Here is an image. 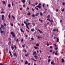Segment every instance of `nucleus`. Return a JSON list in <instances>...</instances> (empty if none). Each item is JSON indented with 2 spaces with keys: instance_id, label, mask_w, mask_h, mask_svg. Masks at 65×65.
<instances>
[{
  "instance_id": "6e6552de",
  "label": "nucleus",
  "mask_w": 65,
  "mask_h": 65,
  "mask_svg": "<svg viewBox=\"0 0 65 65\" xmlns=\"http://www.w3.org/2000/svg\"><path fill=\"white\" fill-rule=\"evenodd\" d=\"M9 53L10 54V56H11V57H12V54H11V52L10 51H9Z\"/></svg>"
},
{
  "instance_id": "f3484780",
  "label": "nucleus",
  "mask_w": 65,
  "mask_h": 65,
  "mask_svg": "<svg viewBox=\"0 0 65 65\" xmlns=\"http://www.w3.org/2000/svg\"><path fill=\"white\" fill-rule=\"evenodd\" d=\"M38 31H39V32H40V33H43V32H42V31H40V30H39V29L38 30Z\"/></svg>"
},
{
  "instance_id": "9b49d317",
  "label": "nucleus",
  "mask_w": 65,
  "mask_h": 65,
  "mask_svg": "<svg viewBox=\"0 0 65 65\" xmlns=\"http://www.w3.org/2000/svg\"><path fill=\"white\" fill-rule=\"evenodd\" d=\"M2 2L4 4H6V2L5 1H2Z\"/></svg>"
},
{
  "instance_id": "ddd939ff",
  "label": "nucleus",
  "mask_w": 65,
  "mask_h": 65,
  "mask_svg": "<svg viewBox=\"0 0 65 65\" xmlns=\"http://www.w3.org/2000/svg\"><path fill=\"white\" fill-rule=\"evenodd\" d=\"M4 26V27H6V26H7V25H6V23H4L3 24Z\"/></svg>"
},
{
  "instance_id": "ea45409f",
  "label": "nucleus",
  "mask_w": 65,
  "mask_h": 65,
  "mask_svg": "<svg viewBox=\"0 0 65 65\" xmlns=\"http://www.w3.org/2000/svg\"><path fill=\"white\" fill-rule=\"evenodd\" d=\"M62 11H64V8H63V9H62L61 10Z\"/></svg>"
},
{
  "instance_id": "4be33fe9",
  "label": "nucleus",
  "mask_w": 65,
  "mask_h": 65,
  "mask_svg": "<svg viewBox=\"0 0 65 65\" xmlns=\"http://www.w3.org/2000/svg\"><path fill=\"white\" fill-rule=\"evenodd\" d=\"M22 1L23 3H25V0H22Z\"/></svg>"
},
{
  "instance_id": "473e14b6",
  "label": "nucleus",
  "mask_w": 65,
  "mask_h": 65,
  "mask_svg": "<svg viewBox=\"0 0 65 65\" xmlns=\"http://www.w3.org/2000/svg\"><path fill=\"white\" fill-rule=\"evenodd\" d=\"M50 15H48V16L47 17V18H50Z\"/></svg>"
},
{
  "instance_id": "e433bc0d",
  "label": "nucleus",
  "mask_w": 65,
  "mask_h": 65,
  "mask_svg": "<svg viewBox=\"0 0 65 65\" xmlns=\"http://www.w3.org/2000/svg\"><path fill=\"white\" fill-rule=\"evenodd\" d=\"M44 5H45V4L43 3V4L42 5L43 7H44Z\"/></svg>"
},
{
  "instance_id": "6e6d98bb",
  "label": "nucleus",
  "mask_w": 65,
  "mask_h": 65,
  "mask_svg": "<svg viewBox=\"0 0 65 65\" xmlns=\"http://www.w3.org/2000/svg\"><path fill=\"white\" fill-rule=\"evenodd\" d=\"M50 22H53V20H50Z\"/></svg>"
},
{
  "instance_id": "4468645a",
  "label": "nucleus",
  "mask_w": 65,
  "mask_h": 65,
  "mask_svg": "<svg viewBox=\"0 0 65 65\" xmlns=\"http://www.w3.org/2000/svg\"><path fill=\"white\" fill-rule=\"evenodd\" d=\"M46 42H47L46 44L47 46H49V44H48V41H47Z\"/></svg>"
},
{
  "instance_id": "a211bd4d",
  "label": "nucleus",
  "mask_w": 65,
  "mask_h": 65,
  "mask_svg": "<svg viewBox=\"0 0 65 65\" xmlns=\"http://www.w3.org/2000/svg\"><path fill=\"white\" fill-rule=\"evenodd\" d=\"M14 33L12 31L10 33V34L11 35H13Z\"/></svg>"
},
{
  "instance_id": "864d4df0",
  "label": "nucleus",
  "mask_w": 65,
  "mask_h": 65,
  "mask_svg": "<svg viewBox=\"0 0 65 65\" xmlns=\"http://www.w3.org/2000/svg\"><path fill=\"white\" fill-rule=\"evenodd\" d=\"M55 50H58V48H57V47L56 48H55Z\"/></svg>"
},
{
  "instance_id": "c03bdc74",
  "label": "nucleus",
  "mask_w": 65,
  "mask_h": 65,
  "mask_svg": "<svg viewBox=\"0 0 65 65\" xmlns=\"http://www.w3.org/2000/svg\"><path fill=\"white\" fill-rule=\"evenodd\" d=\"M32 25L33 26H35V24L32 23Z\"/></svg>"
},
{
  "instance_id": "c756f323",
  "label": "nucleus",
  "mask_w": 65,
  "mask_h": 65,
  "mask_svg": "<svg viewBox=\"0 0 65 65\" xmlns=\"http://www.w3.org/2000/svg\"><path fill=\"white\" fill-rule=\"evenodd\" d=\"M34 30V28L31 29V31H33Z\"/></svg>"
},
{
  "instance_id": "a18cd8bd",
  "label": "nucleus",
  "mask_w": 65,
  "mask_h": 65,
  "mask_svg": "<svg viewBox=\"0 0 65 65\" xmlns=\"http://www.w3.org/2000/svg\"><path fill=\"white\" fill-rule=\"evenodd\" d=\"M8 40H11V38H8Z\"/></svg>"
},
{
  "instance_id": "774afa93",
  "label": "nucleus",
  "mask_w": 65,
  "mask_h": 65,
  "mask_svg": "<svg viewBox=\"0 0 65 65\" xmlns=\"http://www.w3.org/2000/svg\"><path fill=\"white\" fill-rule=\"evenodd\" d=\"M30 63H29L28 64V65H30Z\"/></svg>"
},
{
  "instance_id": "b1692460",
  "label": "nucleus",
  "mask_w": 65,
  "mask_h": 65,
  "mask_svg": "<svg viewBox=\"0 0 65 65\" xmlns=\"http://www.w3.org/2000/svg\"><path fill=\"white\" fill-rule=\"evenodd\" d=\"M12 17L13 19H15V17L13 15L12 16Z\"/></svg>"
},
{
  "instance_id": "13d9d810",
  "label": "nucleus",
  "mask_w": 65,
  "mask_h": 65,
  "mask_svg": "<svg viewBox=\"0 0 65 65\" xmlns=\"http://www.w3.org/2000/svg\"><path fill=\"white\" fill-rule=\"evenodd\" d=\"M62 5H65V3H62Z\"/></svg>"
},
{
  "instance_id": "6ab92c4d",
  "label": "nucleus",
  "mask_w": 65,
  "mask_h": 65,
  "mask_svg": "<svg viewBox=\"0 0 65 65\" xmlns=\"http://www.w3.org/2000/svg\"><path fill=\"white\" fill-rule=\"evenodd\" d=\"M51 59H49L48 60V62H51Z\"/></svg>"
},
{
  "instance_id": "58836bf2",
  "label": "nucleus",
  "mask_w": 65,
  "mask_h": 65,
  "mask_svg": "<svg viewBox=\"0 0 65 65\" xmlns=\"http://www.w3.org/2000/svg\"><path fill=\"white\" fill-rule=\"evenodd\" d=\"M31 59L32 60H34V61H35V62H36V60L35 59H34L33 58H32Z\"/></svg>"
},
{
  "instance_id": "20e7f679",
  "label": "nucleus",
  "mask_w": 65,
  "mask_h": 65,
  "mask_svg": "<svg viewBox=\"0 0 65 65\" xmlns=\"http://www.w3.org/2000/svg\"><path fill=\"white\" fill-rule=\"evenodd\" d=\"M4 15H2V19L3 20V21H4Z\"/></svg>"
},
{
  "instance_id": "f03ea898",
  "label": "nucleus",
  "mask_w": 65,
  "mask_h": 65,
  "mask_svg": "<svg viewBox=\"0 0 65 65\" xmlns=\"http://www.w3.org/2000/svg\"><path fill=\"white\" fill-rule=\"evenodd\" d=\"M41 3H39L38 5L36 6V7H38L39 8H41Z\"/></svg>"
},
{
  "instance_id": "09e8293b",
  "label": "nucleus",
  "mask_w": 65,
  "mask_h": 65,
  "mask_svg": "<svg viewBox=\"0 0 65 65\" xmlns=\"http://www.w3.org/2000/svg\"><path fill=\"white\" fill-rule=\"evenodd\" d=\"M18 41H19V39H17L16 40V41L17 42H18Z\"/></svg>"
},
{
  "instance_id": "72a5a7b5",
  "label": "nucleus",
  "mask_w": 65,
  "mask_h": 65,
  "mask_svg": "<svg viewBox=\"0 0 65 65\" xmlns=\"http://www.w3.org/2000/svg\"><path fill=\"white\" fill-rule=\"evenodd\" d=\"M38 39H39L40 38H42V37H40L39 36H38Z\"/></svg>"
},
{
  "instance_id": "4c0bfd02",
  "label": "nucleus",
  "mask_w": 65,
  "mask_h": 65,
  "mask_svg": "<svg viewBox=\"0 0 65 65\" xmlns=\"http://www.w3.org/2000/svg\"><path fill=\"white\" fill-rule=\"evenodd\" d=\"M14 47L15 48V49H16H16H17V46H15V45H14Z\"/></svg>"
},
{
  "instance_id": "c9c22d12",
  "label": "nucleus",
  "mask_w": 65,
  "mask_h": 65,
  "mask_svg": "<svg viewBox=\"0 0 65 65\" xmlns=\"http://www.w3.org/2000/svg\"><path fill=\"white\" fill-rule=\"evenodd\" d=\"M11 48H12V50H13V49H14V48H13V46H12L11 47Z\"/></svg>"
},
{
  "instance_id": "680f3d73",
  "label": "nucleus",
  "mask_w": 65,
  "mask_h": 65,
  "mask_svg": "<svg viewBox=\"0 0 65 65\" xmlns=\"http://www.w3.org/2000/svg\"><path fill=\"white\" fill-rule=\"evenodd\" d=\"M53 47V46H51L50 47V48H52Z\"/></svg>"
},
{
  "instance_id": "603ef678",
  "label": "nucleus",
  "mask_w": 65,
  "mask_h": 65,
  "mask_svg": "<svg viewBox=\"0 0 65 65\" xmlns=\"http://www.w3.org/2000/svg\"><path fill=\"white\" fill-rule=\"evenodd\" d=\"M12 6H13V2H12Z\"/></svg>"
},
{
  "instance_id": "f257e3e1",
  "label": "nucleus",
  "mask_w": 65,
  "mask_h": 65,
  "mask_svg": "<svg viewBox=\"0 0 65 65\" xmlns=\"http://www.w3.org/2000/svg\"><path fill=\"white\" fill-rule=\"evenodd\" d=\"M24 24H26V27H27V29H29V27L28 26V25H30V23H28L27 24V23H26V22H25V21L24 22Z\"/></svg>"
},
{
  "instance_id": "a19ab883",
  "label": "nucleus",
  "mask_w": 65,
  "mask_h": 65,
  "mask_svg": "<svg viewBox=\"0 0 65 65\" xmlns=\"http://www.w3.org/2000/svg\"><path fill=\"white\" fill-rule=\"evenodd\" d=\"M35 8L37 10H38V8H37L36 7H35Z\"/></svg>"
},
{
  "instance_id": "cd10ccee",
  "label": "nucleus",
  "mask_w": 65,
  "mask_h": 65,
  "mask_svg": "<svg viewBox=\"0 0 65 65\" xmlns=\"http://www.w3.org/2000/svg\"><path fill=\"white\" fill-rule=\"evenodd\" d=\"M40 15H41V16L42 15V12H40Z\"/></svg>"
},
{
  "instance_id": "2f4dec72",
  "label": "nucleus",
  "mask_w": 65,
  "mask_h": 65,
  "mask_svg": "<svg viewBox=\"0 0 65 65\" xmlns=\"http://www.w3.org/2000/svg\"><path fill=\"white\" fill-rule=\"evenodd\" d=\"M10 43H11V42L9 41L8 43V45H9L10 44Z\"/></svg>"
},
{
  "instance_id": "8fccbe9b",
  "label": "nucleus",
  "mask_w": 65,
  "mask_h": 65,
  "mask_svg": "<svg viewBox=\"0 0 65 65\" xmlns=\"http://www.w3.org/2000/svg\"><path fill=\"white\" fill-rule=\"evenodd\" d=\"M32 17H35V15L34 14H33L32 15Z\"/></svg>"
},
{
  "instance_id": "de8ad7c7",
  "label": "nucleus",
  "mask_w": 65,
  "mask_h": 65,
  "mask_svg": "<svg viewBox=\"0 0 65 65\" xmlns=\"http://www.w3.org/2000/svg\"><path fill=\"white\" fill-rule=\"evenodd\" d=\"M22 47H25V45H22Z\"/></svg>"
},
{
  "instance_id": "69168bd1",
  "label": "nucleus",
  "mask_w": 65,
  "mask_h": 65,
  "mask_svg": "<svg viewBox=\"0 0 65 65\" xmlns=\"http://www.w3.org/2000/svg\"><path fill=\"white\" fill-rule=\"evenodd\" d=\"M23 41H24V40H23V39H22L21 40V42H23Z\"/></svg>"
},
{
  "instance_id": "0eeeda50",
  "label": "nucleus",
  "mask_w": 65,
  "mask_h": 65,
  "mask_svg": "<svg viewBox=\"0 0 65 65\" xmlns=\"http://www.w3.org/2000/svg\"><path fill=\"white\" fill-rule=\"evenodd\" d=\"M13 56H14L16 57V56H17V54L15 53H14L13 54Z\"/></svg>"
},
{
  "instance_id": "c85d7f7f",
  "label": "nucleus",
  "mask_w": 65,
  "mask_h": 65,
  "mask_svg": "<svg viewBox=\"0 0 65 65\" xmlns=\"http://www.w3.org/2000/svg\"><path fill=\"white\" fill-rule=\"evenodd\" d=\"M34 48H35V49H37V48H38V47H36V46H34Z\"/></svg>"
},
{
  "instance_id": "f704fd0d",
  "label": "nucleus",
  "mask_w": 65,
  "mask_h": 65,
  "mask_svg": "<svg viewBox=\"0 0 65 65\" xmlns=\"http://www.w3.org/2000/svg\"><path fill=\"white\" fill-rule=\"evenodd\" d=\"M54 45L55 47H56V46H57V45L56 43L54 44Z\"/></svg>"
},
{
  "instance_id": "412c9836",
  "label": "nucleus",
  "mask_w": 65,
  "mask_h": 65,
  "mask_svg": "<svg viewBox=\"0 0 65 65\" xmlns=\"http://www.w3.org/2000/svg\"><path fill=\"white\" fill-rule=\"evenodd\" d=\"M1 27L2 28H3L4 27V26H3V25H1Z\"/></svg>"
},
{
  "instance_id": "f8f14e48",
  "label": "nucleus",
  "mask_w": 65,
  "mask_h": 65,
  "mask_svg": "<svg viewBox=\"0 0 65 65\" xmlns=\"http://www.w3.org/2000/svg\"><path fill=\"white\" fill-rule=\"evenodd\" d=\"M34 57H35V59H37V58H38V57H37V56H34Z\"/></svg>"
},
{
  "instance_id": "2eb2a0df",
  "label": "nucleus",
  "mask_w": 65,
  "mask_h": 65,
  "mask_svg": "<svg viewBox=\"0 0 65 65\" xmlns=\"http://www.w3.org/2000/svg\"><path fill=\"white\" fill-rule=\"evenodd\" d=\"M51 63L52 64H53V65H55V63H54V61H52L51 62Z\"/></svg>"
},
{
  "instance_id": "dca6fc26",
  "label": "nucleus",
  "mask_w": 65,
  "mask_h": 65,
  "mask_svg": "<svg viewBox=\"0 0 65 65\" xmlns=\"http://www.w3.org/2000/svg\"><path fill=\"white\" fill-rule=\"evenodd\" d=\"M27 15H31V13H30V12H29L27 14Z\"/></svg>"
},
{
  "instance_id": "bf43d9fd",
  "label": "nucleus",
  "mask_w": 65,
  "mask_h": 65,
  "mask_svg": "<svg viewBox=\"0 0 65 65\" xmlns=\"http://www.w3.org/2000/svg\"><path fill=\"white\" fill-rule=\"evenodd\" d=\"M25 37H28V35H25Z\"/></svg>"
},
{
  "instance_id": "a878e982",
  "label": "nucleus",
  "mask_w": 65,
  "mask_h": 65,
  "mask_svg": "<svg viewBox=\"0 0 65 65\" xmlns=\"http://www.w3.org/2000/svg\"><path fill=\"white\" fill-rule=\"evenodd\" d=\"M13 37H14L15 36V35H14V34H13V35H12Z\"/></svg>"
},
{
  "instance_id": "49530a36",
  "label": "nucleus",
  "mask_w": 65,
  "mask_h": 65,
  "mask_svg": "<svg viewBox=\"0 0 65 65\" xmlns=\"http://www.w3.org/2000/svg\"><path fill=\"white\" fill-rule=\"evenodd\" d=\"M3 31H1V33H3Z\"/></svg>"
},
{
  "instance_id": "7c9ffc66",
  "label": "nucleus",
  "mask_w": 65,
  "mask_h": 65,
  "mask_svg": "<svg viewBox=\"0 0 65 65\" xmlns=\"http://www.w3.org/2000/svg\"><path fill=\"white\" fill-rule=\"evenodd\" d=\"M36 46H39V44H38V43H37L36 44Z\"/></svg>"
},
{
  "instance_id": "393cba45",
  "label": "nucleus",
  "mask_w": 65,
  "mask_h": 65,
  "mask_svg": "<svg viewBox=\"0 0 65 65\" xmlns=\"http://www.w3.org/2000/svg\"><path fill=\"white\" fill-rule=\"evenodd\" d=\"M8 18L9 19H10V14H9Z\"/></svg>"
},
{
  "instance_id": "338daca9",
  "label": "nucleus",
  "mask_w": 65,
  "mask_h": 65,
  "mask_svg": "<svg viewBox=\"0 0 65 65\" xmlns=\"http://www.w3.org/2000/svg\"><path fill=\"white\" fill-rule=\"evenodd\" d=\"M62 20H60V22L61 23H62Z\"/></svg>"
},
{
  "instance_id": "5701e85b",
  "label": "nucleus",
  "mask_w": 65,
  "mask_h": 65,
  "mask_svg": "<svg viewBox=\"0 0 65 65\" xmlns=\"http://www.w3.org/2000/svg\"><path fill=\"white\" fill-rule=\"evenodd\" d=\"M25 64L26 65L27 64H28V61H26L25 62Z\"/></svg>"
},
{
  "instance_id": "5fc2aeb1",
  "label": "nucleus",
  "mask_w": 65,
  "mask_h": 65,
  "mask_svg": "<svg viewBox=\"0 0 65 65\" xmlns=\"http://www.w3.org/2000/svg\"><path fill=\"white\" fill-rule=\"evenodd\" d=\"M26 22H29V20L28 19H26Z\"/></svg>"
},
{
  "instance_id": "aec40b11",
  "label": "nucleus",
  "mask_w": 65,
  "mask_h": 65,
  "mask_svg": "<svg viewBox=\"0 0 65 65\" xmlns=\"http://www.w3.org/2000/svg\"><path fill=\"white\" fill-rule=\"evenodd\" d=\"M11 7V5L10 4H8V7Z\"/></svg>"
},
{
  "instance_id": "0e129e2a",
  "label": "nucleus",
  "mask_w": 65,
  "mask_h": 65,
  "mask_svg": "<svg viewBox=\"0 0 65 65\" xmlns=\"http://www.w3.org/2000/svg\"><path fill=\"white\" fill-rule=\"evenodd\" d=\"M39 51H40V53H41V51L40 50Z\"/></svg>"
},
{
  "instance_id": "052dcab7",
  "label": "nucleus",
  "mask_w": 65,
  "mask_h": 65,
  "mask_svg": "<svg viewBox=\"0 0 65 65\" xmlns=\"http://www.w3.org/2000/svg\"><path fill=\"white\" fill-rule=\"evenodd\" d=\"M26 31H28V32H29V31L28 30V29H26Z\"/></svg>"
},
{
  "instance_id": "7ed1b4c3",
  "label": "nucleus",
  "mask_w": 65,
  "mask_h": 65,
  "mask_svg": "<svg viewBox=\"0 0 65 65\" xmlns=\"http://www.w3.org/2000/svg\"><path fill=\"white\" fill-rule=\"evenodd\" d=\"M33 55H37L36 52V51L34 52L33 53Z\"/></svg>"
},
{
  "instance_id": "bb28decb",
  "label": "nucleus",
  "mask_w": 65,
  "mask_h": 65,
  "mask_svg": "<svg viewBox=\"0 0 65 65\" xmlns=\"http://www.w3.org/2000/svg\"><path fill=\"white\" fill-rule=\"evenodd\" d=\"M28 54H29L28 53H27V54L25 55V57H27V56H28Z\"/></svg>"
},
{
  "instance_id": "e2e57ef3",
  "label": "nucleus",
  "mask_w": 65,
  "mask_h": 65,
  "mask_svg": "<svg viewBox=\"0 0 65 65\" xmlns=\"http://www.w3.org/2000/svg\"><path fill=\"white\" fill-rule=\"evenodd\" d=\"M38 4V3H35V5H37Z\"/></svg>"
},
{
  "instance_id": "39448f33",
  "label": "nucleus",
  "mask_w": 65,
  "mask_h": 65,
  "mask_svg": "<svg viewBox=\"0 0 65 65\" xmlns=\"http://www.w3.org/2000/svg\"><path fill=\"white\" fill-rule=\"evenodd\" d=\"M39 14V13H36L35 15V16H36V17H37V16H38V15Z\"/></svg>"
},
{
  "instance_id": "423d86ee",
  "label": "nucleus",
  "mask_w": 65,
  "mask_h": 65,
  "mask_svg": "<svg viewBox=\"0 0 65 65\" xmlns=\"http://www.w3.org/2000/svg\"><path fill=\"white\" fill-rule=\"evenodd\" d=\"M56 39H57V41H56L57 42H58L59 41V38H57Z\"/></svg>"
},
{
  "instance_id": "3c124183",
  "label": "nucleus",
  "mask_w": 65,
  "mask_h": 65,
  "mask_svg": "<svg viewBox=\"0 0 65 65\" xmlns=\"http://www.w3.org/2000/svg\"><path fill=\"white\" fill-rule=\"evenodd\" d=\"M55 55H58V53H55Z\"/></svg>"
},
{
  "instance_id": "9d476101",
  "label": "nucleus",
  "mask_w": 65,
  "mask_h": 65,
  "mask_svg": "<svg viewBox=\"0 0 65 65\" xmlns=\"http://www.w3.org/2000/svg\"><path fill=\"white\" fill-rule=\"evenodd\" d=\"M20 30L21 32H23V33H24V30H23L22 29H21Z\"/></svg>"
},
{
  "instance_id": "37998d69",
  "label": "nucleus",
  "mask_w": 65,
  "mask_h": 65,
  "mask_svg": "<svg viewBox=\"0 0 65 65\" xmlns=\"http://www.w3.org/2000/svg\"><path fill=\"white\" fill-rule=\"evenodd\" d=\"M21 25L23 26H24V24L23 23H22L21 24Z\"/></svg>"
},
{
  "instance_id": "4d7b16f0",
  "label": "nucleus",
  "mask_w": 65,
  "mask_h": 65,
  "mask_svg": "<svg viewBox=\"0 0 65 65\" xmlns=\"http://www.w3.org/2000/svg\"><path fill=\"white\" fill-rule=\"evenodd\" d=\"M47 21H50V19H47Z\"/></svg>"
},
{
  "instance_id": "1a4fd4ad",
  "label": "nucleus",
  "mask_w": 65,
  "mask_h": 65,
  "mask_svg": "<svg viewBox=\"0 0 65 65\" xmlns=\"http://www.w3.org/2000/svg\"><path fill=\"white\" fill-rule=\"evenodd\" d=\"M64 61L65 60H64V59H63V58H62L61 59V62H64Z\"/></svg>"
},
{
  "instance_id": "79ce46f5",
  "label": "nucleus",
  "mask_w": 65,
  "mask_h": 65,
  "mask_svg": "<svg viewBox=\"0 0 65 65\" xmlns=\"http://www.w3.org/2000/svg\"><path fill=\"white\" fill-rule=\"evenodd\" d=\"M10 24L11 26L12 27V26H13V24L12 23H10Z\"/></svg>"
}]
</instances>
